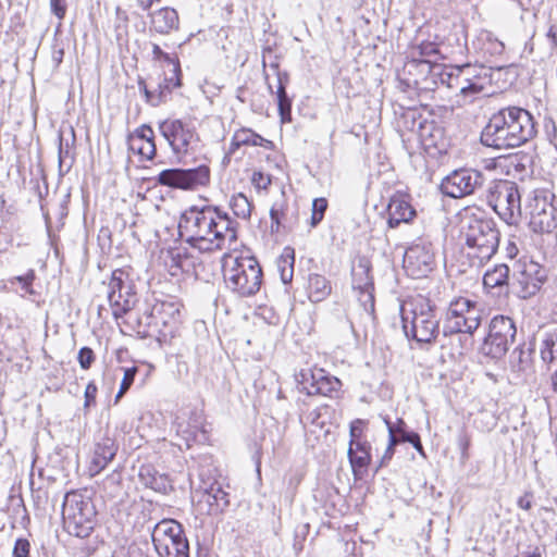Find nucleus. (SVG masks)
Segmentation results:
<instances>
[{
  "label": "nucleus",
  "mask_w": 557,
  "mask_h": 557,
  "mask_svg": "<svg viewBox=\"0 0 557 557\" xmlns=\"http://www.w3.org/2000/svg\"><path fill=\"white\" fill-rule=\"evenodd\" d=\"M403 326L418 343H431L440 333L435 306L421 294L409 296L401 305Z\"/></svg>",
  "instance_id": "nucleus-6"
},
{
  "label": "nucleus",
  "mask_w": 557,
  "mask_h": 557,
  "mask_svg": "<svg viewBox=\"0 0 557 557\" xmlns=\"http://www.w3.org/2000/svg\"><path fill=\"white\" fill-rule=\"evenodd\" d=\"M49 3L52 14L59 20H63L67 11L66 0H49Z\"/></svg>",
  "instance_id": "nucleus-47"
},
{
  "label": "nucleus",
  "mask_w": 557,
  "mask_h": 557,
  "mask_svg": "<svg viewBox=\"0 0 557 557\" xmlns=\"http://www.w3.org/2000/svg\"><path fill=\"white\" fill-rule=\"evenodd\" d=\"M198 506L201 507L202 513L220 515L230 506V494L221 484L213 483L201 494Z\"/></svg>",
  "instance_id": "nucleus-30"
},
{
  "label": "nucleus",
  "mask_w": 557,
  "mask_h": 557,
  "mask_svg": "<svg viewBox=\"0 0 557 557\" xmlns=\"http://www.w3.org/2000/svg\"><path fill=\"white\" fill-rule=\"evenodd\" d=\"M329 208V200L325 197H318L312 200L311 215L309 220L310 227H317L324 219Z\"/></svg>",
  "instance_id": "nucleus-40"
},
{
  "label": "nucleus",
  "mask_w": 557,
  "mask_h": 557,
  "mask_svg": "<svg viewBox=\"0 0 557 557\" xmlns=\"http://www.w3.org/2000/svg\"><path fill=\"white\" fill-rule=\"evenodd\" d=\"M30 552L29 541L26 539H17L13 548L14 557H28Z\"/></svg>",
  "instance_id": "nucleus-48"
},
{
  "label": "nucleus",
  "mask_w": 557,
  "mask_h": 557,
  "mask_svg": "<svg viewBox=\"0 0 557 557\" xmlns=\"http://www.w3.org/2000/svg\"><path fill=\"white\" fill-rule=\"evenodd\" d=\"M307 297L311 302H321L332 293L331 282L321 274H310L306 284Z\"/></svg>",
  "instance_id": "nucleus-36"
},
{
  "label": "nucleus",
  "mask_w": 557,
  "mask_h": 557,
  "mask_svg": "<svg viewBox=\"0 0 557 557\" xmlns=\"http://www.w3.org/2000/svg\"><path fill=\"white\" fill-rule=\"evenodd\" d=\"M456 79L463 102H472L485 89L486 74L483 69L469 64L457 67Z\"/></svg>",
  "instance_id": "nucleus-27"
},
{
  "label": "nucleus",
  "mask_w": 557,
  "mask_h": 557,
  "mask_svg": "<svg viewBox=\"0 0 557 557\" xmlns=\"http://www.w3.org/2000/svg\"><path fill=\"white\" fill-rule=\"evenodd\" d=\"M556 344H557V335H552L546 341V345H547V347H549L550 351H556L557 350V347L555 348Z\"/></svg>",
  "instance_id": "nucleus-57"
},
{
  "label": "nucleus",
  "mask_w": 557,
  "mask_h": 557,
  "mask_svg": "<svg viewBox=\"0 0 557 557\" xmlns=\"http://www.w3.org/2000/svg\"><path fill=\"white\" fill-rule=\"evenodd\" d=\"M137 372L138 368L136 366L124 369V374L120 384V388L117 394L115 395V403H117L131 388L135 381Z\"/></svg>",
  "instance_id": "nucleus-42"
},
{
  "label": "nucleus",
  "mask_w": 557,
  "mask_h": 557,
  "mask_svg": "<svg viewBox=\"0 0 557 557\" xmlns=\"http://www.w3.org/2000/svg\"><path fill=\"white\" fill-rule=\"evenodd\" d=\"M289 250V253H287V257L292 259L289 263V271L286 272L285 269L282 270V280L284 283H289L293 280V263H294V250L293 249H285V251Z\"/></svg>",
  "instance_id": "nucleus-54"
},
{
  "label": "nucleus",
  "mask_w": 557,
  "mask_h": 557,
  "mask_svg": "<svg viewBox=\"0 0 557 557\" xmlns=\"http://www.w3.org/2000/svg\"><path fill=\"white\" fill-rule=\"evenodd\" d=\"M370 421L368 419H354L349 423V445L358 443H370L367 440Z\"/></svg>",
  "instance_id": "nucleus-39"
},
{
  "label": "nucleus",
  "mask_w": 557,
  "mask_h": 557,
  "mask_svg": "<svg viewBox=\"0 0 557 557\" xmlns=\"http://www.w3.org/2000/svg\"><path fill=\"white\" fill-rule=\"evenodd\" d=\"M132 267H123L112 271L109 281V292H123L125 281L129 278Z\"/></svg>",
  "instance_id": "nucleus-41"
},
{
  "label": "nucleus",
  "mask_w": 557,
  "mask_h": 557,
  "mask_svg": "<svg viewBox=\"0 0 557 557\" xmlns=\"http://www.w3.org/2000/svg\"><path fill=\"white\" fill-rule=\"evenodd\" d=\"M516 336V325L509 317L496 315L490 323L488 333L483 342L484 355L494 359L504 357Z\"/></svg>",
  "instance_id": "nucleus-19"
},
{
  "label": "nucleus",
  "mask_w": 557,
  "mask_h": 557,
  "mask_svg": "<svg viewBox=\"0 0 557 557\" xmlns=\"http://www.w3.org/2000/svg\"><path fill=\"white\" fill-rule=\"evenodd\" d=\"M180 27L177 11L171 7H162L149 14V29L159 35H169Z\"/></svg>",
  "instance_id": "nucleus-31"
},
{
  "label": "nucleus",
  "mask_w": 557,
  "mask_h": 557,
  "mask_svg": "<svg viewBox=\"0 0 557 557\" xmlns=\"http://www.w3.org/2000/svg\"><path fill=\"white\" fill-rule=\"evenodd\" d=\"M386 424H387V429H388V444H387V447H391V448L395 449L397 444L404 443V442L401 440V436H398L396 434V430H394V424H392L388 421L386 422Z\"/></svg>",
  "instance_id": "nucleus-52"
},
{
  "label": "nucleus",
  "mask_w": 557,
  "mask_h": 557,
  "mask_svg": "<svg viewBox=\"0 0 557 557\" xmlns=\"http://www.w3.org/2000/svg\"><path fill=\"white\" fill-rule=\"evenodd\" d=\"M152 61L160 69V81L157 90L148 88L144 78L138 79V88L144 96L146 103L158 107L164 103L171 94L182 86V69L177 53L165 52L158 44H152Z\"/></svg>",
  "instance_id": "nucleus-7"
},
{
  "label": "nucleus",
  "mask_w": 557,
  "mask_h": 557,
  "mask_svg": "<svg viewBox=\"0 0 557 557\" xmlns=\"http://www.w3.org/2000/svg\"><path fill=\"white\" fill-rule=\"evenodd\" d=\"M509 267L504 263L496 264L493 269L487 270L483 276L484 288L491 292L495 288L506 287L509 282Z\"/></svg>",
  "instance_id": "nucleus-37"
},
{
  "label": "nucleus",
  "mask_w": 557,
  "mask_h": 557,
  "mask_svg": "<svg viewBox=\"0 0 557 557\" xmlns=\"http://www.w3.org/2000/svg\"><path fill=\"white\" fill-rule=\"evenodd\" d=\"M485 41L490 44V50L494 53H502L505 49L503 41L494 37L491 33H486Z\"/></svg>",
  "instance_id": "nucleus-50"
},
{
  "label": "nucleus",
  "mask_w": 557,
  "mask_h": 557,
  "mask_svg": "<svg viewBox=\"0 0 557 557\" xmlns=\"http://www.w3.org/2000/svg\"><path fill=\"white\" fill-rule=\"evenodd\" d=\"M525 557H542V554L540 553L539 548H536L534 552L527 554Z\"/></svg>",
  "instance_id": "nucleus-58"
},
{
  "label": "nucleus",
  "mask_w": 557,
  "mask_h": 557,
  "mask_svg": "<svg viewBox=\"0 0 557 557\" xmlns=\"http://www.w3.org/2000/svg\"><path fill=\"white\" fill-rule=\"evenodd\" d=\"M435 65L429 61H418L406 57L403 75L406 84L419 91L435 90L436 75L433 73Z\"/></svg>",
  "instance_id": "nucleus-24"
},
{
  "label": "nucleus",
  "mask_w": 557,
  "mask_h": 557,
  "mask_svg": "<svg viewBox=\"0 0 557 557\" xmlns=\"http://www.w3.org/2000/svg\"><path fill=\"white\" fill-rule=\"evenodd\" d=\"M470 445H471L470 437L468 435H465L460 440V446H461V450H462V455L463 456H468V450H469Z\"/></svg>",
  "instance_id": "nucleus-56"
},
{
  "label": "nucleus",
  "mask_w": 557,
  "mask_h": 557,
  "mask_svg": "<svg viewBox=\"0 0 557 557\" xmlns=\"http://www.w3.org/2000/svg\"><path fill=\"white\" fill-rule=\"evenodd\" d=\"M529 227L537 234H548L557 227V202L548 188H537L525 205Z\"/></svg>",
  "instance_id": "nucleus-10"
},
{
  "label": "nucleus",
  "mask_w": 557,
  "mask_h": 557,
  "mask_svg": "<svg viewBox=\"0 0 557 557\" xmlns=\"http://www.w3.org/2000/svg\"><path fill=\"white\" fill-rule=\"evenodd\" d=\"M536 134L533 115L527 109L509 106L492 114L481 133V143L494 149L518 148Z\"/></svg>",
  "instance_id": "nucleus-2"
},
{
  "label": "nucleus",
  "mask_w": 557,
  "mask_h": 557,
  "mask_svg": "<svg viewBox=\"0 0 557 557\" xmlns=\"http://www.w3.org/2000/svg\"><path fill=\"white\" fill-rule=\"evenodd\" d=\"M488 205L508 225H518L521 219V195L518 185L511 181H500L487 197Z\"/></svg>",
  "instance_id": "nucleus-14"
},
{
  "label": "nucleus",
  "mask_w": 557,
  "mask_h": 557,
  "mask_svg": "<svg viewBox=\"0 0 557 557\" xmlns=\"http://www.w3.org/2000/svg\"><path fill=\"white\" fill-rule=\"evenodd\" d=\"M158 129L178 158L189 154L200 143L195 125L184 119L166 117L159 122Z\"/></svg>",
  "instance_id": "nucleus-11"
},
{
  "label": "nucleus",
  "mask_w": 557,
  "mask_h": 557,
  "mask_svg": "<svg viewBox=\"0 0 557 557\" xmlns=\"http://www.w3.org/2000/svg\"><path fill=\"white\" fill-rule=\"evenodd\" d=\"M127 145L139 162H150L157 156L156 134L148 124H141L129 133Z\"/></svg>",
  "instance_id": "nucleus-25"
},
{
  "label": "nucleus",
  "mask_w": 557,
  "mask_h": 557,
  "mask_svg": "<svg viewBox=\"0 0 557 557\" xmlns=\"http://www.w3.org/2000/svg\"><path fill=\"white\" fill-rule=\"evenodd\" d=\"M294 377L298 391L309 397L339 399L343 396V382L324 368H304L296 372Z\"/></svg>",
  "instance_id": "nucleus-9"
},
{
  "label": "nucleus",
  "mask_w": 557,
  "mask_h": 557,
  "mask_svg": "<svg viewBox=\"0 0 557 557\" xmlns=\"http://www.w3.org/2000/svg\"><path fill=\"white\" fill-rule=\"evenodd\" d=\"M405 426H406V423L403 419H399L396 423V425H394V430H396V434L398 436H404V434H411V432H408L405 430Z\"/></svg>",
  "instance_id": "nucleus-55"
},
{
  "label": "nucleus",
  "mask_w": 557,
  "mask_h": 557,
  "mask_svg": "<svg viewBox=\"0 0 557 557\" xmlns=\"http://www.w3.org/2000/svg\"><path fill=\"white\" fill-rule=\"evenodd\" d=\"M516 251H517V248L513 246L512 249H509V255L513 256V253H516Z\"/></svg>",
  "instance_id": "nucleus-60"
},
{
  "label": "nucleus",
  "mask_w": 557,
  "mask_h": 557,
  "mask_svg": "<svg viewBox=\"0 0 557 557\" xmlns=\"http://www.w3.org/2000/svg\"><path fill=\"white\" fill-rule=\"evenodd\" d=\"M152 543L160 557H189V544L184 529L174 519L159 521L152 531Z\"/></svg>",
  "instance_id": "nucleus-12"
},
{
  "label": "nucleus",
  "mask_w": 557,
  "mask_h": 557,
  "mask_svg": "<svg viewBox=\"0 0 557 557\" xmlns=\"http://www.w3.org/2000/svg\"><path fill=\"white\" fill-rule=\"evenodd\" d=\"M250 182L257 191H268L272 185V176L263 171H253Z\"/></svg>",
  "instance_id": "nucleus-43"
},
{
  "label": "nucleus",
  "mask_w": 557,
  "mask_h": 557,
  "mask_svg": "<svg viewBox=\"0 0 557 557\" xmlns=\"http://www.w3.org/2000/svg\"><path fill=\"white\" fill-rule=\"evenodd\" d=\"M371 443H358L349 445L348 459L355 480H362L368 474L372 461Z\"/></svg>",
  "instance_id": "nucleus-32"
},
{
  "label": "nucleus",
  "mask_w": 557,
  "mask_h": 557,
  "mask_svg": "<svg viewBox=\"0 0 557 557\" xmlns=\"http://www.w3.org/2000/svg\"><path fill=\"white\" fill-rule=\"evenodd\" d=\"M394 455H395V449L386 446L383 456L381 457V459L377 462L375 472H377L381 468L386 467L389 463V461L393 459Z\"/></svg>",
  "instance_id": "nucleus-53"
},
{
  "label": "nucleus",
  "mask_w": 557,
  "mask_h": 557,
  "mask_svg": "<svg viewBox=\"0 0 557 557\" xmlns=\"http://www.w3.org/2000/svg\"><path fill=\"white\" fill-rule=\"evenodd\" d=\"M242 147H259L267 153V161H270L272 154H276V145L273 140L263 137L255 129L248 126H240L236 128L231 137L228 148L223 157V163L228 164L232 156Z\"/></svg>",
  "instance_id": "nucleus-21"
},
{
  "label": "nucleus",
  "mask_w": 557,
  "mask_h": 557,
  "mask_svg": "<svg viewBox=\"0 0 557 557\" xmlns=\"http://www.w3.org/2000/svg\"><path fill=\"white\" fill-rule=\"evenodd\" d=\"M211 166L206 161L190 169H166L157 176V182L161 186L185 191H195L200 188H207L211 184Z\"/></svg>",
  "instance_id": "nucleus-13"
},
{
  "label": "nucleus",
  "mask_w": 557,
  "mask_h": 557,
  "mask_svg": "<svg viewBox=\"0 0 557 557\" xmlns=\"http://www.w3.org/2000/svg\"><path fill=\"white\" fill-rule=\"evenodd\" d=\"M553 386H554V389L557 392V370L553 377Z\"/></svg>",
  "instance_id": "nucleus-59"
},
{
  "label": "nucleus",
  "mask_w": 557,
  "mask_h": 557,
  "mask_svg": "<svg viewBox=\"0 0 557 557\" xmlns=\"http://www.w3.org/2000/svg\"><path fill=\"white\" fill-rule=\"evenodd\" d=\"M482 311L475 301L466 297L454 299L448 307L444 323L445 334H473L481 324Z\"/></svg>",
  "instance_id": "nucleus-16"
},
{
  "label": "nucleus",
  "mask_w": 557,
  "mask_h": 557,
  "mask_svg": "<svg viewBox=\"0 0 557 557\" xmlns=\"http://www.w3.org/2000/svg\"><path fill=\"white\" fill-rule=\"evenodd\" d=\"M97 394H98V386L96 385V383L94 381H90L86 385L85 393H84V398H85L84 407L85 408H89V407L96 405Z\"/></svg>",
  "instance_id": "nucleus-46"
},
{
  "label": "nucleus",
  "mask_w": 557,
  "mask_h": 557,
  "mask_svg": "<svg viewBox=\"0 0 557 557\" xmlns=\"http://www.w3.org/2000/svg\"><path fill=\"white\" fill-rule=\"evenodd\" d=\"M434 265V251L430 243H413L406 249L403 267L408 276L412 278L426 277L433 271Z\"/></svg>",
  "instance_id": "nucleus-20"
},
{
  "label": "nucleus",
  "mask_w": 557,
  "mask_h": 557,
  "mask_svg": "<svg viewBox=\"0 0 557 557\" xmlns=\"http://www.w3.org/2000/svg\"><path fill=\"white\" fill-rule=\"evenodd\" d=\"M351 288L359 305V314L373 318L375 312V287L372 265L366 257H358L352 263Z\"/></svg>",
  "instance_id": "nucleus-15"
},
{
  "label": "nucleus",
  "mask_w": 557,
  "mask_h": 557,
  "mask_svg": "<svg viewBox=\"0 0 557 557\" xmlns=\"http://www.w3.org/2000/svg\"><path fill=\"white\" fill-rule=\"evenodd\" d=\"M116 15L121 23L116 26V39L121 40L123 38L127 37V24H128V16L125 11H123L121 8H116Z\"/></svg>",
  "instance_id": "nucleus-45"
},
{
  "label": "nucleus",
  "mask_w": 557,
  "mask_h": 557,
  "mask_svg": "<svg viewBox=\"0 0 557 557\" xmlns=\"http://www.w3.org/2000/svg\"><path fill=\"white\" fill-rule=\"evenodd\" d=\"M178 235L191 248L202 253L221 250L225 242L237 240V224L218 206H191L182 212Z\"/></svg>",
  "instance_id": "nucleus-1"
},
{
  "label": "nucleus",
  "mask_w": 557,
  "mask_h": 557,
  "mask_svg": "<svg viewBox=\"0 0 557 557\" xmlns=\"http://www.w3.org/2000/svg\"><path fill=\"white\" fill-rule=\"evenodd\" d=\"M465 234V251L472 265H482L497 251L499 232L478 206H467L458 213Z\"/></svg>",
  "instance_id": "nucleus-4"
},
{
  "label": "nucleus",
  "mask_w": 557,
  "mask_h": 557,
  "mask_svg": "<svg viewBox=\"0 0 557 557\" xmlns=\"http://www.w3.org/2000/svg\"><path fill=\"white\" fill-rule=\"evenodd\" d=\"M230 208L235 216L249 220L253 206L245 194L237 193L231 197Z\"/></svg>",
  "instance_id": "nucleus-38"
},
{
  "label": "nucleus",
  "mask_w": 557,
  "mask_h": 557,
  "mask_svg": "<svg viewBox=\"0 0 557 557\" xmlns=\"http://www.w3.org/2000/svg\"><path fill=\"white\" fill-rule=\"evenodd\" d=\"M462 44L454 27H441L440 32L434 35L433 40L425 39L418 44L409 46L407 58L418 59V61H429L435 65L436 60L445 59L442 48L449 52H454L455 48L461 49Z\"/></svg>",
  "instance_id": "nucleus-17"
},
{
  "label": "nucleus",
  "mask_w": 557,
  "mask_h": 557,
  "mask_svg": "<svg viewBox=\"0 0 557 557\" xmlns=\"http://www.w3.org/2000/svg\"><path fill=\"white\" fill-rule=\"evenodd\" d=\"M156 264L160 273L177 277L190 271L194 267V257L185 247L162 248Z\"/></svg>",
  "instance_id": "nucleus-22"
},
{
  "label": "nucleus",
  "mask_w": 557,
  "mask_h": 557,
  "mask_svg": "<svg viewBox=\"0 0 557 557\" xmlns=\"http://www.w3.org/2000/svg\"><path fill=\"white\" fill-rule=\"evenodd\" d=\"M109 307L111 309L113 319L120 326L124 334H131L129 321H134L139 317L133 312L135 305L137 304V295L134 292L125 290L115 293H108Z\"/></svg>",
  "instance_id": "nucleus-23"
},
{
  "label": "nucleus",
  "mask_w": 557,
  "mask_h": 557,
  "mask_svg": "<svg viewBox=\"0 0 557 557\" xmlns=\"http://www.w3.org/2000/svg\"><path fill=\"white\" fill-rule=\"evenodd\" d=\"M480 178L479 172L466 169L457 170L442 181L441 190L448 197L461 198L474 191Z\"/></svg>",
  "instance_id": "nucleus-26"
},
{
  "label": "nucleus",
  "mask_w": 557,
  "mask_h": 557,
  "mask_svg": "<svg viewBox=\"0 0 557 557\" xmlns=\"http://www.w3.org/2000/svg\"><path fill=\"white\" fill-rule=\"evenodd\" d=\"M220 262L224 285L231 293L246 298L255 296L260 290L263 272L255 256L232 250L223 253Z\"/></svg>",
  "instance_id": "nucleus-5"
},
{
  "label": "nucleus",
  "mask_w": 557,
  "mask_h": 557,
  "mask_svg": "<svg viewBox=\"0 0 557 557\" xmlns=\"http://www.w3.org/2000/svg\"><path fill=\"white\" fill-rule=\"evenodd\" d=\"M117 445L111 437H103L96 443L88 467L90 474L96 475L104 470L115 457Z\"/></svg>",
  "instance_id": "nucleus-33"
},
{
  "label": "nucleus",
  "mask_w": 557,
  "mask_h": 557,
  "mask_svg": "<svg viewBox=\"0 0 557 557\" xmlns=\"http://www.w3.org/2000/svg\"><path fill=\"white\" fill-rule=\"evenodd\" d=\"M276 70H278V66H276ZM277 83L276 98L278 115L281 123L287 124L292 122V99L286 92V86L288 84L287 73L277 71Z\"/></svg>",
  "instance_id": "nucleus-35"
},
{
  "label": "nucleus",
  "mask_w": 557,
  "mask_h": 557,
  "mask_svg": "<svg viewBox=\"0 0 557 557\" xmlns=\"http://www.w3.org/2000/svg\"><path fill=\"white\" fill-rule=\"evenodd\" d=\"M515 277L520 286L522 297L532 296L540 290L543 284V267L533 260H519Z\"/></svg>",
  "instance_id": "nucleus-28"
},
{
  "label": "nucleus",
  "mask_w": 557,
  "mask_h": 557,
  "mask_svg": "<svg viewBox=\"0 0 557 557\" xmlns=\"http://www.w3.org/2000/svg\"><path fill=\"white\" fill-rule=\"evenodd\" d=\"M184 304L174 297L154 299L147 304L139 317L129 321L131 332L139 337H154L159 343H170L181 334Z\"/></svg>",
  "instance_id": "nucleus-3"
},
{
  "label": "nucleus",
  "mask_w": 557,
  "mask_h": 557,
  "mask_svg": "<svg viewBox=\"0 0 557 557\" xmlns=\"http://www.w3.org/2000/svg\"><path fill=\"white\" fill-rule=\"evenodd\" d=\"M96 517V506L89 496L79 491L66 493L62 506V520L70 535L88 537L95 529Z\"/></svg>",
  "instance_id": "nucleus-8"
},
{
  "label": "nucleus",
  "mask_w": 557,
  "mask_h": 557,
  "mask_svg": "<svg viewBox=\"0 0 557 557\" xmlns=\"http://www.w3.org/2000/svg\"><path fill=\"white\" fill-rule=\"evenodd\" d=\"M401 440L403 442L410 443L422 457L426 456L421 443L420 435L417 432L411 431V434H404Z\"/></svg>",
  "instance_id": "nucleus-49"
},
{
  "label": "nucleus",
  "mask_w": 557,
  "mask_h": 557,
  "mask_svg": "<svg viewBox=\"0 0 557 557\" xmlns=\"http://www.w3.org/2000/svg\"><path fill=\"white\" fill-rule=\"evenodd\" d=\"M419 139L426 151L435 150L441 152L445 146L443 129L437 127L433 122L420 124Z\"/></svg>",
  "instance_id": "nucleus-34"
},
{
  "label": "nucleus",
  "mask_w": 557,
  "mask_h": 557,
  "mask_svg": "<svg viewBox=\"0 0 557 557\" xmlns=\"http://www.w3.org/2000/svg\"><path fill=\"white\" fill-rule=\"evenodd\" d=\"M175 435L180 438V449H190L198 443L199 434L205 441L209 440L206 419L202 410L185 407L178 410L172 422Z\"/></svg>",
  "instance_id": "nucleus-18"
},
{
  "label": "nucleus",
  "mask_w": 557,
  "mask_h": 557,
  "mask_svg": "<svg viewBox=\"0 0 557 557\" xmlns=\"http://www.w3.org/2000/svg\"><path fill=\"white\" fill-rule=\"evenodd\" d=\"M96 361L95 351L87 346L82 347L77 354V362L82 370H89Z\"/></svg>",
  "instance_id": "nucleus-44"
},
{
  "label": "nucleus",
  "mask_w": 557,
  "mask_h": 557,
  "mask_svg": "<svg viewBox=\"0 0 557 557\" xmlns=\"http://www.w3.org/2000/svg\"><path fill=\"white\" fill-rule=\"evenodd\" d=\"M517 505L522 510H530L533 506V493L525 492L522 496L518 498Z\"/></svg>",
  "instance_id": "nucleus-51"
},
{
  "label": "nucleus",
  "mask_w": 557,
  "mask_h": 557,
  "mask_svg": "<svg viewBox=\"0 0 557 557\" xmlns=\"http://www.w3.org/2000/svg\"><path fill=\"white\" fill-rule=\"evenodd\" d=\"M386 214L391 228H396L403 223H411L417 216V211L411 203L410 195L404 191L394 193L388 200Z\"/></svg>",
  "instance_id": "nucleus-29"
}]
</instances>
